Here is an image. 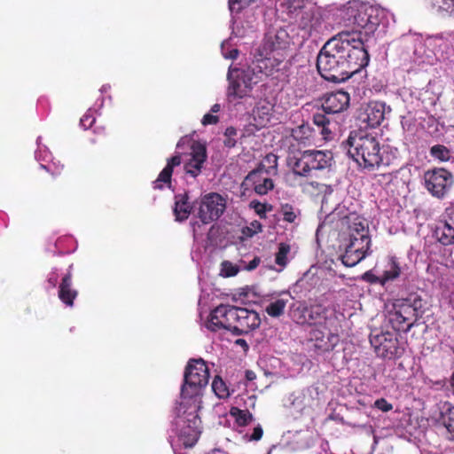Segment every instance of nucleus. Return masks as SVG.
<instances>
[{"instance_id": "obj_58", "label": "nucleus", "mask_w": 454, "mask_h": 454, "mask_svg": "<svg viewBox=\"0 0 454 454\" xmlns=\"http://www.w3.org/2000/svg\"><path fill=\"white\" fill-rule=\"evenodd\" d=\"M246 378L247 380H253L255 379V373L253 371H247Z\"/></svg>"}, {"instance_id": "obj_3", "label": "nucleus", "mask_w": 454, "mask_h": 454, "mask_svg": "<svg viewBox=\"0 0 454 454\" xmlns=\"http://www.w3.org/2000/svg\"><path fill=\"white\" fill-rule=\"evenodd\" d=\"M424 300L417 294L397 299L388 312V322L396 332L407 333L424 313Z\"/></svg>"}, {"instance_id": "obj_26", "label": "nucleus", "mask_w": 454, "mask_h": 454, "mask_svg": "<svg viewBox=\"0 0 454 454\" xmlns=\"http://www.w3.org/2000/svg\"><path fill=\"white\" fill-rule=\"evenodd\" d=\"M182 163L181 155L177 154L168 160L167 165L160 171L157 179L153 182V188L161 190L166 184L168 187L171 185V177L173 169L175 167L179 166Z\"/></svg>"}, {"instance_id": "obj_6", "label": "nucleus", "mask_w": 454, "mask_h": 454, "mask_svg": "<svg viewBox=\"0 0 454 454\" xmlns=\"http://www.w3.org/2000/svg\"><path fill=\"white\" fill-rule=\"evenodd\" d=\"M209 381V370L202 358L190 359L184 370L181 397L192 399L201 394Z\"/></svg>"}, {"instance_id": "obj_8", "label": "nucleus", "mask_w": 454, "mask_h": 454, "mask_svg": "<svg viewBox=\"0 0 454 454\" xmlns=\"http://www.w3.org/2000/svg\"><path fill=\"white\" fill-rule=\"evenodd\" d=\"M370 343L377 356L382 358L401 357L404 352L399 344L398 334L394 332L374 330L370 334Z\"/></svg>"}, {"instance_id": "obj_52", "label": "nucleus", "mask_w": 454, "mask_h": 454, "mask_svg": "<svg viewBox=\"0 0 454 454\" xmlns=\"http://www.w3.org/2000/svg\"><path fill=\"white\" fill-rule=\"evenodd\" d=\"M94 122H95V118L90 114H85L80 120V124L84 129L90 128Z\"/></svg>"}, {"instance_id": "obj_30", "label": "nucleus", "mask_w": 454, "mask_h": 454, "mask_svg": "<svg viewBox=\"0 0 454 454\" xmlns=\"http://www.w3.org/2000/svg\"><path fill=\"white\" fill-rule=\"evenodd\" d=\"M348 239H352L354 238L359 239L362 238H371L369 233V227L366 221L360 217L356 216L351 221H349L348 227Z\"/></svg>"}, {"instance_id": "obj_43", "label": "nucleus", "mask_w": 454, "mask_h": 454, "mask_svg": "<svg viewBox=\"0 0 454 454\" xmlns=\"http://www.w3.org/2000/svg\"><path fill=\"white\" fill-rule=\"evenodd\" d=\"M238 135V130L231 126L228 127L224 131V139H223V145L227 148H233L237 145V139L236 137Z\"/></svg>"}, {"instance_id": "obj_42", "label": "nucleus", "mask_w": 454, "mask_h": 454, "mask_svg": "<svg viewBox=\"0 0 454 454\" xmlns=\"http://www.w3.org/2000/svg\"><path fill=\"white\" fill-rule=\"evenodd\" d=\"M250 207H252L261 219L267 217L266 213L272 210V205L269 203H262L258 200H252L250 202Z\"/></svg>"}, {"instance_id": "obj_28", "label": "nucleus", "mask_w": 454, "mask_h": 454, "mask_svg": "<svg viewBox=\"0 0 454 454\" xmlns=\"http://www.w3.org/2000/svg\"><path fill=\"white\" fill-rule=\"evenodd\" d=\"M254 105H255L253 114L254 120L261 126H265L268 122H270L273 104L267 99H260L259 101H254Z\"/></svg>"}, {"instance_id": "obj_56", "label": "nucleus", "mask_w": 454, "mask_h": 454, "mask_svg": "<svg viewBox=\"0 0 454 454\" xmlns=\"http://www.w3.org/2000/svg\"><path fill=\"white\" fill-rule=\"evenodd\" d=\"M235 344L238 345V346H240L241 348H243V349L245 351H247L249 348V346H248L247 340H244V339H238V340H236Z\"/></svg>"}, {"instance_id": "obj_61", "label": "nucleus", "mask_w": 454, "mask_h": 454, "mask_svg": "<svg viewBox=\"0 0 454 454\" xmlns=\"http://www.w3.org/2000/svg\"><path fill=\"white\" fill-rule=\"evenodd\" d=\"M450 386H451V388H452V393L454 395V372L452 373L451 377H450Z\"/></svg>"}, {"instance_id": "obj_37", "label": "nucleus", "mask_w": 454, "mask_h": 454, "mask_svg": "<svg viewBox=\"0 0 454 454\" xmlns=\"http://www.w3.org/2000/svg\"><path fill=\"white\" fill-rule=\"evenodd\" d=\"M430 155L441 161H448L450 159V151L443 145H435L430 148Z\"/></svg>"}, {"instance_id": "obj_12", "label": "nucleus", "mask_w": 454, "mask_h": 454, "mask_svg": "<svg viewBox=\"0 0 454 454\" xmlns=\"http://www.w3.org/2000/svg\"><path fill=\"white\" fill-rule=\"evenodd\" d=\"M236 306L220 304L209 314L206 326L211 332L227 330L232 333V326L235 322Z\"/></svg>"}, {"instance_id": "obj_31", "label": "nucleus", "mask_w": 454, "mask_h": 454, "mask_svg": "<svg viewBox=\"0 0 454 454\" xmlns=\"http://www.w3.org/2000/svg\"><path fill=\"white\" fill-rule=\"evenodd\" d=\"M435 236L439 242L444 246L454 244V228L452 223L445 219L436 227Z\"/></svg>"}, {"instance_id": "obj_1", "label": "nucleus", "mask_w": 454, "mask_h": 454, "mask_svg": "<svg viewBox=\"0 0 454 454\" xmlns=\"http://www.w3.org/2000/svg\"><path fill=\"white\" fill-rule=\"evenodd\" d=\"M379 13L380 11L372 5L348 2L340 13L339 24L343 29L329 39L319 53L339 62H348L349 67L366 74L364 68L370 56L364 36H370L376 31L380 22Z\"/></svg>"}, {"instance_id": "obj_11", "label": "nucleus", "mask_w": 454, "mask_h": 454, "mask_svg": "<svg viewBox=\"0 0 454 454\" xmlns=\"http://www.w3.org/2000/svg\"><path fill=\"white\" fill-rule=\"evenodd\" d=\"M339 341V334L333 333L330 326L313 327L309 332L308 342L317 355L333 350Z\"/></svg>"}, {"instance_id": "obj_46", "label": "nucleus", "mask_w": 454, "mask_h": 454, "mask_svg": "<svg viewBox=\"0 0 454 454\" xmlns=\"http://www.w3.org/2000/svg\"><path fill=\"white\" fill-rule=\"evenodd\" d=\"M239 268L229 261H223L221 264V276L225 278L234 277L238 274Z\"/></svg>"}, {"instance_id": "obj_7", "label": "nucleus", "mask_w": 454, "mask_h": 454, "mask_svg": "<svg viewBox=\"0 0 454 454\" xmlns=\"http://www.w3.org/2000/svg\"><path fill=\"white\" fill-rule=\"evenodd\" d=\"M288 165L295 175L308 176L311 170H321L331 166L333 154L329 151L306 150L298 156H289Z\"/></svg>"}, {"instance_id": "obj_13", "label": "nucleus", "mask_w": 454, "mask_h": 454, "mask_svg": "<svg viewBox=\"0 0 454 454\" xmlns=\"http://www.w3.org/2000/svg\"><path fill=\"white\" fill-rule=\"evenodd\" d=\"M371 238L348 239L340 260L346 267H354L371 254Z\"/></svg>"}, {"instance_id": "obj_40", "label": "nucleus", "mask_w": 454, "mask_h": 454, "mask_svg": "<svg viewBox=\"0 0 454 454\" xmlns=\"http://www.w3.org/2000/svg\"><path fill=\"white\" fill-rule=\"evenodd\" d=\"M290 246L286 243H280L278 246V251L276 253L275 262L285 267L287 264V254L290 253Z\"/></svg>"}, {"instance_id": "obj_29", "label": "nucleus", "mask_w": 454, "mask_h": 454, "mask_svg": "<svg viewBox=\"0 0 454 454\" xmlns=\"http://www.w3.org/2000/svg\"><path fill=\"white\" fill-rule=\"evenodd\" d=\"M316 130L309 124H301L292 130V137L299 145H309L315 140Z\"/></svg>"}, {"instance_id": "obj_44", "label": "nucleus", "mask_w": 454, "mask_h": 454, "mask_svg": "<svg viewBox=\"0 0 454 454\" xmlns=\"http://www.w3.org/2000/svg\"><path fill=\"white\" fill-rule=\"evenodd\" d=\"M434 6L438 10L448 12L454 16V0H431Z\"/></svg>"}, {"instance_id": "obj_32", "label": "nucleus", "mask_w": 454, "mask_h": 454, "mask_svg": "<svg viewBox=\"0 0 454 454\" xmlns=\"http://www.w3.org/2000/svg\"><path fill=\"white\" fill-rule=\"evenodd\" d=\"M230 415L234 418L239 427H246L254 420L253 414L248 410H241L238 407H231Z\"/></svg>"}, {"instance_id": "obj_62", "label": "nucleus", "mask_w": 454, "mask_h": 454, "mask_svg": "<svg viewBox=\"0 0 454 454\" xmlns=\"http://www.w3.org/2000/svg\"><path fill=\"white\" fill-rule=\"evenodd\" d=\"M212 454H229V453L225 452L223 450H214L212 451Z\"/></svg>"}, {"instance_id": "obj_24", "label": "nucleus", "mask_w": 454, "mask_h": 454, "mask_svg": "<svg viewBox=\"0 0 454 454\" xmlns=\"http://www.w3.org/2000/svg\"><path fill=\"white\" fill-rule=\"evenodd\" d=\"M73 274L71 270L63 276L59 286L58 296L59 300L68 307L74 306V301L78 295L77 290L72 287Z\"/></svg>"}, {"instance_id": "obj_18", "label": "nucleus", "mask_w": 454, "mask_h": 454, "mask_svg": "<svg viewBox=\"0 0 454 454\" xmlns=\"http://www.w3.org/2000/svg\"><path fill=\"white\" fill-rule=\"evenodd\" d=\"M304 321H306L311 328L331 326L334 323V315L333 310L322 304H314L305 309Z\"/></svg>"}, {"instance_id": "obj_21", "label": "nucleus", "mask_w": 454, "mask_h": 454, "mask_svg": "<svg viewBox=\"0 0 454 454\" xmlns=\"http://www.w3.org/2000/svg\"><path fill=\"white\" fill-rule=\"evenodd\" d=\"M227 78L230 85H256L262 82L254 67H230Z\"/></svg>"}, {"instance_id": "obj_5", "label": "nucleus", "mask_w": 454, "mask_h": 454, "mask_svg": "<svg viewBox=\"0 0 454 454\" xmlns=\"http://www.w3.org/2000/svg\"><path fill=\"white\" fill-rule=\"evenodd\" d=\"M317 68L320 75L325 81L331 82L340 83L347 81L348 78H353V82H357L358 83L365 82L364 81L358 80V78H365L366 74L351 67H349L348 62H339L333 58L325 56V54H318Z\"/></svg>"}, {"instance_id": "obj_50", "label": "nucleus", "mask_w": 454, "mask_h": 454, "mask_svg": "<svg viewBox=\"0 0 454 454\" xmlns=\"http://www.w3.org/2000/svg\"><path fill=\"white\" fill-rule=\"evenodd\" d=\"M218 121H219V117L212 114L211 113L206 114L201 120V123L204 126L215 125V124L218 123Z\"/></svg>"}, {"instance_id": "obj_9", "label": "nucleus", "mask_w": 454, "mask_h": 454, "mask_svg": "<svg viewBox=\"0 0 454 454\" xmlns=\"http://www.w3.org/2000/svg\"><path fill=\"white\" fill-rule=\"evenodd\" d=\"M198 204L196 216L203 224L217 221L225 212L227 201L217 192H209L202 196Z\"/></svg>"}, {"instance_id": "obj_57", "label": "nucleus", "mask_w": 454, "mask_h": 454, "mask_svg": "<svg viewBox=\"0 0 454 454\" xmlns=\"http://www.w3.org/2000/svg\"><path fill=\"white\" fill-rule=\"evenodd\" d=\"M48 283L50 284V286L51 287H55L57 283H58V277L56 274H53L51 276L49 277L48 278Z\"/></svg>"}, {"instance_id": "obj_17", "label": "nucleus", "mask_w": 454, "mask_h": 454, "mask_svg": "<svg viewBox=\"0 0 454 454\" xmlns=\"http://www.w3.org/2000/svg\"><path fill=\"white\" fill-rule=\"evenodd\" d=\"M269 170L263 163H260L259 166L250 171L245 178V184L252 185L254 192L259 195H265L274 188V184L271 178L265 176L264 174L268 175Z\"/></svg>"}, {"instance_id": "obj_60", "label": "nucleus", "mask_w": 454, "mask_h": 454, "mask_svg": "<svg viewBox=\"0 0 454 454\" xmlns=\"http://www.w3.org/2000/svg\"><path fill=\"white\" fill-rule=\"evenodd\" d=\"M238 54H239V51L238 50H236V49L232 50V51H230L228 58H230V59H236Z\"/></svg>"}, {"instance_id": "obj_38", "label": "nucleus", "mask_w": 454, "mask_h": 454, "mask_svg": "<svg viewBox=\"0 0 454 454\" xmlns=\"http://www.w3.org/2000/svg\"><path fill=\"white\" fill-rule=\"evenodd\" d=\"M212 390L219 398L228 397L230 393L225 382L220 376H215L212 382Z\"/></svg>"}, {"instance_id": "obj_19", "label": "nucleus", "mask_w": 454, "mask_h": 454, "mask_svg": "<svg viewBox=\"0 0 454 454\" xmlns=\"http://www.w3.org/2000/svg\"><path fill=\"white\" fill-rule=\"evenodd\" d=\"M290 43L288 33L285 29H278L276 32H269L265 35L262 44L258 47L262 51H269L272 54L278 53L285 56L284 51Z\"/></svg>"}, {"instance_id": "obj_54", "label": "nucleus", "mask_w": 454, "mask_h": 454, "mask_svg": "<svg viewBox=\"0 0 454 454\" xmlns=\"http://www.w3.org/2000/svg\"><path fill=\"white\" fill-rule=\"evenodd\" d=\"M260 262H261L260 258L256 256L248 262V264L246 266V269L247 270H253L258 267Z\"/></svg>"}, {"instance_id": "obj_25", "label": "nucleus", "mask_w": 454, "mask_h": 454, "mask_svg": "<svg viewBox=\"0 0 454 454\" xmlns=\"http://www.w3.org/2000/svg\"><path fill=\"white\" fill-rule=\"evenodd\" d=\"M187 422L188 425L181 430V438L186 448H192L196 444L200 436V425L201 421L198 416H193Z\"/></svg>"}, {"instance_id": "obj_33", "label": "nucleus", "mask_w": 454, "mask_h": 454, "mask_svg": "<svg viewBox=\"0 0 454 454\" xmlns=\"http://www.w3.org/2000/svg\"><path fill=\"white\" fill-rule=\"evenodd\" d=\"M305 0H281L280 9L283 12L292 17L297 11H303Z\"/></svg>"}, {"instance_id": "obj_41", "label": "nucleus", "mask_w": 454, "mask_h": 454, "mask_svg": "<svg viewBox=\"0 0 454 454\" xmlns=\"http://www.w3.org/2000/svg\"><path fill=\"white\" fill-rule=\"evenodd\" d=\"M401 269L395 261H392L389 270H385L382 275L381 285L384 286L387 282L394 280L400 276Z\"/></svg>"}, {"instance_id": "obj_4", "label": "nucleus", "mask_w": 454, "mask_h": 454, "mask_svg": "<svg viewBox=\"0 0 454 454\" xmlns=\"http://www.w3.org/2000/svg\"><path fill=\"white\" fill-rule=\"evenodd\" d=\"M350 102L349 94L342 89L334 92L326 94L323 98L322 112L313 114V123L317 127L318 133L322 135L323 139L327 141L332 136V121L327 114H333L346 110Z\"/></svg>"}, {"instance_id": "obj_35", "label": "nucleus", "mask_w": 454, "mask_h": 454, "mask_svg": "<svg viewBox=\"0 0 454 454\" xmlns=\"http://www.w3.org/2000/svg\"><path fill=\"white\" fill-rule=\"evenodd\" d=\"M279 213L283 215V220L289 223H294L301 214L299 208L289 203L280 205Z\"/></svg>"}, {"instance_id": "obj_23", "label": "nucleus", "mask_w": 454, "mask_h": 454, "mask_svg": "<svg viewBox=\"0 0 454 454\" xmlns=\"http://www.w3.org/2000/svg\"><path fill=\"white\" fill-rule=\"evenodd\" d=\"M226 97L228 102L234 106L244 104L252 106L255 101L253 87H228Z\"/></svg>"}, {"instance_id": "obj_45", "label": "nucleus", "mask_w": 454, "mask_h": 454, "mask_svg": "<svg viewBox=\"0 0 454 454\" xmlns=\"http://www.w3.org/2000/svg\"><path fill=\"white\" fill-rule=\"evenodd\" d=\"M255 0H229V9L231 12L239 13L244 8L251 5Z\"/></svg>"}, {"instance_id": "obj_15", "label": "nucleus", "mask_w": 454, "mask_h": 454, "mask_svg": "<svg viewBox=\"0 0 454 454\" xmlns=\"http://www.w3.org/2000/svg\"><path fill=\"white\" fill-rule=\"evenodd\" d=\"M284 59L285 56L278 53L272 54L266 51H262V49L257 48L254 55L253 65L262 80V76H269L275 69H278Z\"/></svg>"}, {"instance_id": "obj_22", "label": "nucleus", "mask_w": 454, "mask_h": 454, "mask_svg": "<svg viewBox=\"0 0 454 454\" xmlns=\"http://www.w3.org/2000/svg\"><path fill=\"white\" fill-rule=\"evenodd\" d=\"M207 160V150L201 144H194L192 146L191 159L184 164V170L187 174L196 177L201 172L203 163Z\"/></svg>"}, {"instance_id": "obj_27", "label": "nucleus", "mask_w": 454, "mask_h": 454, "mask_svg": "<svg viewBox=\"0 0 454 454\" xmlns=\"http://www.w3.org/2000/svg\"><path fill=\"white\" fill-rule=\"evenodd\" d=\"M192 208L193 206L189 202V196L187 192L175 195V207L173 208V213L176 221L183 222L188 219Z\"/></svg>"}, {"instance_id": "obj_55", "label": "nucleus", "mask_w": 454, "mask_h": 454, "mask_svg": "<svg viewBox=\"0 0 454 454\" xmlns=\"http://www.w3.org/2000/svg\"><path fill=\"white\" fill-rule=\"evenodd\" d=\"M445 217L452 224H454V207H447L445 210Z\"/></svg>"}, {"instance_id": "obj_53", "label": "nucleus", "mask_w": 454, "mask_h": 454, "mask_svg": "<svg viewBox=\"0 0 454 454\" xmlns=\"http://www.w3.org/2000/svg\"><path fill=\"white\" fill-rule=\"evenodd\" d=\"M264 162L269 164V168H277L278 157L273 153H269L264 158Z\"/></svg>"}, {"instance_id": "obj_2", "label": "nucleus", "mask_w": 454, "mask_h": 454, "mask_svg": "<svg viewBox=\"0 0 454 454\" xmlns=\"http://www.w3.org/2000/svg\"><path fill=\"white\" fill-rule=\"evenodd\" d=\"M350 157L367 169L382 164L381 145L378 137L365 130L351 131L347 140Z\"/></svg>"}, {"instance_id": "obj_59", "label": "nucleus", "mask_w": 454, "mask_h": 454, "mask_svg": "<svg viewBox=\"0 0 454 454\" xmlns=\"http://www.w3.org/2000/svg\"><path fill=\"white\" fill-rule=\"evenodd\" d=\"M220 109H221V106L219 104H215L211 107L210 112L214 113V114H216V113H218L220 111Z\"/></svg>"}, {"instance_id": "obj_48", "label": "nucleus", "mask_w": 454, "mask_h": 454, "mask_svg": "<svg viewBox=\"0 0 454 454\" xmlns=\"http://www.w3.org/2000/svg\"><path fill=\"white\" fill-rule=\"evenodd\" d=\"M374 407L384 412H387L393 409V405L390 403H388L385 398L377 399L374 402Z\"/></svg>"}, {"instance_id": "obj_14", "label": "nucleus", "mask_w": 454, "mask_h": 454, "mask_svg": "<svg viewBox=\"0 0 454 454\" xmlns=\"http://www.w3.org/2000/svg\"><path fill=\"white\" fill-rule=\"evenodd\" d=\"M261 325L259 314L254 310L237 307L232 334L244 335L258 328Z\"/></svg>"}, {"instance_id": "obj_49", "label": "nucleus", "mask_w": 454, "mask_h": 454, "mask_svg": "<svg viewBox=\"0 0 454 454\" xmlns=\"http://www.w3.org/2000/svg\"><path fill=\"white\" fill-rule=\"evenodd\" d=\"M362 278L371 284H380L382 277H378L374 275L371 270L364 272L362 276Z\"/></svg>"}, {"instance_id": "obj_20", "label": "nucleus", "mask_w": 454, "mask_h": 454, "mask_svg": "<svg viewBox=\"0 0 454 454\" xmlns=\"http://www.w3.org/2000/svg\"><path fill=\"white\" fill-rule=\"evenodd\" d=\"M323 25L321 10L317 6H310L301 11L298 20L299 28L303 30L308 36L314 33H319Z\"/></svg>"}, {"instance_id": "obj_39", "label": "nucleus", "mask_w": 454, "mask_h": 454, "mask_svg": "<svg viewBox=\"0 0 454 454\" xmlns=\"http://www.w3.org/2000/svg\"><path fill=\"white\" fill-rule=\"evenodd\" d=\"M59 174V170L50 171L49 168L40 164L36 171V176L40 180L42 185L46 186L48 184V177L51 176L54 178L56 175Z\"/></svg>"}, {"instance_id": "obj_47", "label": "nucleus", "mask_w": 454, "mask_h": 454, "mask_svg": "<svg viewBox=\"0 0 454 454\" xmlns=\"http://www.w3.org/2000/svg\"><path fill=\"white\" fill-rule=\"evenodd\" d=\"M262 223L257 220H254L248 226H246L242 229V233L247 238H252L254 235L262 232Z\"/></svg>"}, {"instance_id": "obj_51", "label": "nucleus", "mask_w": 454, "mask_h": 454, "mask_svg": "<svg viewBox=\"0 0 454 454\" xmlns=\"http://www.w3.org/2000/svg\"><path fill=\"white\" fill-rule=\"evenodd\" d=\"M263 435V429L261 425H257L253 429L252 434L248 437L249 441L257 442L262 439Z\"/></svg>"}, {"instance_id": "obj_10", "label": "nucleus", "mask_w": 454, "mask_h": 454, "mask_svg": "<svg viewBox=\"0 0 454 454\" xmlns=\"http://www.w3.org/2000/svg\"><path fill=\"white\" fill-rule=\"evenodd\" d=\"M424 182L426 189L432 196L442 199L451 189L454 176L446 168H435L425 172Z\"/></svg>"}, {"instance_id": "obj_36", "label": "nucleus", "mask_w": 454, "mask_h": 454, "mask_svg": "<svg viewBox=\"0 0 454 454\" xmlns=\"http://www.w3.org/2000/svg\"><path fill=\"white\" fill-rule=\"evenodd\" d=\"M287 301L284 299H278L274 301L270 302L266 308V313L272 317H278L285 312Z\"/></svg>"}, {"instance_id": "obj_34", "label": "nucleus", "mask_w": 454, "mask_h": 454, "mask_svg": "<svg viewBox=\"0 0 454 454\" xmlns=\"http://www.w3.org/2000/svg\"><path fill=\"white\" fill-rule=\"evenodd\" d=\"M442 422L447 430V438L454 442V406L442 414Z\"/></svg>"}, {"instance_id": "obj_16", "label": "nucleus", "mask_w": 454, "mask_h": 454, "mask_svg": "<svg viewBox=\"0 0 454 454\" xmlns=\"http://www.w3.org/2000/svg\"><path fill=\"white\" fill-rule=\"evenodd\" d=\"M386 105L380 101H370L363 104L358 110V120L366 127L376 128L385 119Z\"/></svg>"}]
</instances>
